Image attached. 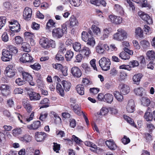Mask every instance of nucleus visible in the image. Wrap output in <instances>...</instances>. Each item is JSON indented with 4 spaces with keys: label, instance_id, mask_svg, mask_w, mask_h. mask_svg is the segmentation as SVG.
Wrapping results in <instances>:
<instances>
[{
    "label": "nucleus",
    "instance_id": "obj_1",
    "mask_svg": "<svg viewBox=\"0 0 155 155\" xmlns=\"http://www.w3.org/2000/svg\"><path fill=\"white\" fill-rule=\"evenodd\" d=\"M127 38V34L125 31L122 28L117 30V32L113 35L114 40L118 41H122L126 39Z\"/></svg>",
    "mask_w": 155,
    "mask_h": 155
},
{
    "label": "nucleus",
    "instance_id": "obj_2",
    "mask_svg": "<svg viewBox=\"0 0 155 155\" xmlns=\"http://www.w3.org/2000/svg\"><path fill=\"white\" fill-rule=\"evenodd\" d=\"M99 63L102 70L107 71L110 69V61L108 58L103 57L99 60Z\"/></svg>",
    "mask_w": 155,
    "mask_h": 155
},
{
    "label": "nucleus",
    "instance_id": "obj_3",
    "mask_svg": "<svg viewBox=\"0 0 155 155\" xmlns=\"http://www.w3.org/2000/svg\"><path fill=\"white\" fill-rule=\"evenodd\" d=\"M11 26H9L10 30L14 32H18L20 31V26L18 22L14 20L9 21Z\"/></svg>",
    "mask_w": 155,
    "mask_h": 155
},
{
    "label": "nucleus",
    "instance_id": "obj_4",
    "mask_svg": "<svg viewBox=\"0 0 155 155\" xmlns=\"http://www.w3.org/2000/svg\"><path fill=\"white\" fill-rule=\"evenodd\" d=\"M138 16L144 21H146L148 24L153 23L152 19L147 14L142 11H139L138 12Z\"/></svg>",
    "mask_w": 155,
    "mask_h": 155
},
{
    "label": "nucleus",
    "instance_id": "obj_5",
    "mask_svg": "<svg viewBox=\"0 0 155 155\" xmlns=\"http://www.w3.org/2000/svg\"><path fill=\"white\" fill-rule=\"evenodd\" d=\"M2 56L1 57V59L3 61H9L12 58V54L10 53L7 49V50L3 49L2 52Z\"/></svg>",
    "mask_w": 155,
    "mask_h": 155
},
{
    "label": "nucleus",
    "instance_id": "obj_6",
    "mask_svg": "<svg viewBox=\"0 0 155 155\" xmlns=\"http://www.w3.org/2000/svg\"><path fill=\"white\" fill-rule=\"evenodd\" d=\"M71 73L73 77L77 78H80L82 74L81 69L76 66H74L71 68Z\"/></svg>",
    "mask_w": 155,
    "mask_h": 155
},
{
    "label": "nucleus",
    "instance_id": "obj_7",
    "mask_svg": "<svg viewBox=\"0 0 155 155\" xmlns=\"http://www.w3.org/2000/svg\"><path fill=\"white\" fill-rule=\"evenodd\" d=\"M120 93L123 95L128 94L130 91V88L127 85L121 83L118 87Z\"/></svg>",
    "mask_w": 155,
    "mask_h": 155
},
{
    "label": "nucleus",
    "instance_id": "obj_8",
    "mask_svg": "<svg viewBox=\"0 0 155 155\" xmlns=\"http://www.w3.org/2000/svg\"><path fill=\"white\" fill-rule=\"evenodd\" d=\"M22 75L24 80L28 81L29 84L31 86L35 85V83L32 81V77L30 74L28 72L23 71L22 72Z\"/></svg>",
    "mask_w": 155,
    "mask_h": 155
},
{
    "label": "nucleus",
    "instance_id": "obj_9",
    "mask_svg": "<svg viewBox=\"0 0 155 155\" xmlns=\"http://www.w3.org/2000/svg\"><path fill=\"white\" fill-rule=\"evenodd\" d=\"M21 61L23 63L31 62L33 61L32 57L27 53L23 54L22 57L20 58Z\"/></svg>",
    "mask_w": 155,
    "mask_h": 155
},
{
    "label": "nucleus",
    "instance_id": "obj_10",
    "mask_svg": "<svg viewBox=\"0 0 155 155\" xmlns=\"http://www.w3.org/2000/svg\"><path fill=\"white\" fill-rule=\"evenodd\" d=\"M46 137V134L43 132H37L35 134V139L38 142L43 141Z\"/></svg>",
    "mask_w": 155,
    "mask_h": 155
},
{
    "label": "nucleus",
    "instance_id": "obj_11",
    "mask_svg": "<svg viewBox=\"0 0 155 155\" xmlns=\"http://www.w3.org/2000/svg\"><path fill=\"white\" fill-rule=\"evenodd\" d=\"M32 11L31 8L26 7L25 9L23 14L24 18L27 21L30 19L32 14Z\"/></svg>",
    "mask_w": 155,
    "mask_h": 155
},
{
    "label": "nucleus",
    "instance_id": "obj_12",
    "mask_svg": "<svg viewBox=\"0 0 155 155\" xmlns=\"http://www.w3.org/2000/svg\"><path fill=\"white\" fill-rule=\"evenodd\" d=\"M9 86L7 84H2L0 86V90L3 96H7L10 93Z\"/></svg>",
    "mask_w": 155,
    "mask_h": 155
},
{
    "label": "nucleus",
    "instance_id": "obj_13",
    "mask_svg": "<svg viewBox=\"0 0 155 155\" xmlns=\"http://www.w3.org/2000/svg\"><path fill=\"white\" fill-rule=\"evenodd\" d=\"M53 37L58 38H61L63 35L62 30L60 28H57L53 29L52 31Z\"/></svg>",
    "mask_w": 155,
    "mask_h": 155
},
{
    "label": "nucleus",
    "instance_id": "obj_14",
    "mask_svg": "<svg viewBox=\"0 0 155 155\" xmlns=\"http://www.w3.org/2000/svg\"><path fill=\"white\" fill-rule=\"evenodd\" d=\"M134 101L130 100L128 101L126 106L127 111L128 113L133 112L134 110Z\"/></svg>",
    "mask_w": 155,
    "mask_h": 155
},
{
    "label": "nucleus",
    "instance_id": "obj_15",
    "mask_svg": "<svg viewBox=\"0 0 155 155\" xmlns=\"http://www.w3.org/2000/svg\"><path fill=\"white\" fill-rule=\"evenodd\" d=\"M5 72L6 75L9 78L13 77L15 74V71L12 69V66L11 65L9 66L6 68Z\"/></svg>",
    "mask_w": 155,
    "mask_h": 155
},
{
    "label": "nucleus",
    "instance_id": "obj_16",
    "mask_svg": "<svg viewBox=\"0 0 155 155\" xmlns=\"http://www.w3.org/2000/svg\"><path fill=\"white\" fill-rule=\"evenodd\" d=\"M30 99L31 101H37L39 100L40 98L39 94L35 92L29 91L28 93Z\"/></svg>",
    "mask_w": 155,
    "mask_h": 155
},
{
    "label": "nucleus",
    "instance_id": "obj_17",
    "mask_svg": "<svg viewBox=\"0 0 155 155\" xmlns=\"http://www.w3.org/2000/svg\"><path fill=\"white\" fill-rule=\"evenodd\" d=\"M22 105L28 112L31 111L32 107L30 104L29 102L27 99H24L22 101Z\"/></svg>",
    "mask_w": 155,
    "mask_h": 155
},
{
    "label": "nucleus",
    "instance_id": "obj_18",
    "mask_svg": "<svg viewBox=\"0 0 155 155\" xmlns=\"http://www.w3.org/2000/svg\"><path fill=\"white\" fill-rule=\"evenodd\" d=\"M39 43L43 48H49L48 40L46 38H41L40 40Z\"/></svg>",
    "mask_w": 155,
    "mask_h": 155
},
{
    "label": "nucleus",
    "instance_id": "obj_19",
    "mask_svg": "<svg viewBox=\"0 0 155 155\" xmlns=\"http://www.w3.org/2000/svg\"><path fill=\"white\" fill-rule=\"evenodd\" d=\"M71 107L77 114L78 115H81L82 112L81 111V107L78 104H75L74 105L73 104H71Z\"/></svg>",
    "mask_w": 155,
    "mask_h": 155
},
{
    "label": "nucleus",
    "instance_id": "obj_20",
    "mask_svg": "<svg viewBox=\"0 0 155 155\" xmlns=\"http://www.w3.org/2000/svg\"><path fill=\"white\" fill-rule=\"evenodd\" d=\"M91 53L90 49L88 47L86 46L82 47L80 52L81 54L84 55L87 57H88Z\"/></svg>",
    "mask_w": 155,
    "mask_h": 155
},
{
    "label": "nucleus",
    "instance_id": "obj_21",
    "mask_svg": "<svg viewBox=\"0 0 155 155\" xmlns=\"http://www.w3.org/2000/svg\"><path fill=\"white\" fill-rule=\"evenodd\" d=\"M105 143L108 147L111 150H114L117 148L116 144L112 140H107Z\"/></svg>",
    "mask_w": 155,
    "mask_h": 155
},
{
    "label": "nucleus",
    "instance_id": "obj_22",
    "mask_svg": "<svg viewBox=\"0 0 155 155\" xmlns=\"http://www.w3.org/2000/svg\"><path fill=\"white\" fill-rule=\"evenodd\" d=\"M69 25L70 26L73 27L78 25V22L77 18L74 16L72 15L70 18Z\"/></svg>",
    "mask_w": 155,
    "mask_h": 155
},
{
    "label": "nucleus",
    "instance_id": "obj_23",
    "mask_svg": "<svg viewBox=\"0 0 155 155\" xmlns=\"http://www.w3.org/2000/svg\"><path fill=\"white\" fill-rule=\"evenodd\" d=\"M41 126V122L39 121H35L31 124L28 126V127L30 130H36L38 128Z\"/></svg>",
    "mask_w": 155,
    "mask_h": 155
},
{
    "label": "nucleus",
    "instance_id": "obj_24",
    "mask_svg": "<svg viewBox=\"0 0 155 155\" xmlns=\"http://www.w3.org/2000/svg\"><path fill=\"white\" fill-rule=\"evenodd\" d=\"M148 108L149 111L145 113L144 118L147 121H151L153 118V116L150 112L151 110L149 109V107H148Z\"/></svg>",
    "mask_w": 155,
    "mask_h": 155
},
{
    "label": "nucleus",
    "instance_id": "obj_25",
    "mask_svg": "<svg viewBox=\"0 0 155 155\" xmlns=\"http://www.w3.org/2000/svg\"><path fill=\"white\" fill-rule=\"evenodd\" d=\"M76 90L77 92L81 95H83L84 94V88L81 84H78L76 86Z\"/></svg>",
    "mask_w": 155,
    "mask_h": 155
},
{
    "label": "nucleus",
    "instance_id": "obj_26",
    "mask_svg": "<svg viewBox=\"0 0 155 155\" xmlns=\"http://www.w3.org/2000/svg\"><path fill=\"white\" fill-rule=\"evenodd\" d=\"M114 99L113 95L107 93L105 94L104 102L109 104H111Z\"/></svg>",
    "mask_w": 155,
    "mask_h": 155
},
{
    "label": "nucleus",
    "instance_id": "obj_27",
    "mask_svg": "<svg viewBox=\"0 0 155 155\" xmlns=\"http://www.w3.org/2000/svg\"><path fill=\"white\" fill-rule=\"evenodd\" d=\"M32 137L31 136L28 134H25L23 137L20 138V140L21 141L25 143L30 142L32 140Z\"/></svg>",
    "mask_w": 155,
    "mask_h": 155
},
{
    "label": "nucleus",
    "instance_id": "obj_28",
    "mask_svg": "<svg viewBox=\"0 0 155 155\" xmlns=\"http://www.w3.org/2000/svg\"><path fill=\"white\" fill-rule=\"evenodd\" d=\"M111 32V31L109 28H105L104 29L103 31V35L100 37L101 39L104 40L107 38Z\"/></svg>",
    "mask_w": 155,
    "mask_h": 155
},
{
    "label": "nucleus",
    "instance_id": "obj_29",
    "mask_svg": "<svg viewBox=\"0 0 155 155\" xmlns=\"http://www.w3.org/2000/svg\"><path fill=\"white\" fill-rule=\"evenodd\" d=\"M142 77V74H138L134 75L133 77V81L134 83L137 85L139 84Z\"/></svg>",
    "mask_w": 155,
    "mask_h": 155
},
{
    "label": "nucleus",
    "instance_id": "obj_30",
    "mask_svg": "<svg viewBox=\"0 0 155 155\" xmlns=\"http://www.w3.org/2000/svg\"><path fill=\"white\" fill-rule=\"evenodd\" d=\"M7 48L8 50L10 53L12 54V56L15 54L18 51L17 48L13 45H8L7 47Z\"/></svg>",
    "mask_w": 155,
    "mask_h": 155
},
{
    "label": "nucleus",
    "instance_id": "obj_31",
    "mask_svg": "<svg viewBox=\"0 0 155 155\" xmlns=\"http://www.w3.org/2000/svg\"><path fill=\"white\" fill-rule=\"evenodd\" d=\"M134 92L136 95L142 96L145 93V90L142 87H138L134 89Z\"/></svg>",
    "mask_w": 155,
    "mask_h": 155
},
{
    "label": "nucleus",
    "instance_id": "obj_32",
    "mask_svg": "<svg viewBox=\"0 0 155 155\" xmlns=\"http://www.w3.org/2000/svg\"><path fill=\"white\" fill-rule=\"evenodd\" d=\"M62 84L65 91H68L70 90L71 87V84L70 82L66 81H63L62 82Z\"/></svg>",
    "mask_w": 155,
    "mask_h": 155
},
{
    "label": "nucleus",
    "instance_id": "obj_33",
    "mask_svg": "<svg viewBox=\"0 0 155 155\" xmlns=\"http://www.w3.org/2000/svg\"><path fill=\"white\" fill-rule=\"evenodd\" d=\"M141 104L147 107L150 104L149 99L146 97H143L141 99Z\"/></svg>",
    "mask_w": 155,
    "mask_h": 155
},
{
    "label": "nucleus",
    "instance_id": "obj_34",
    "mask_svg": "<svg viewBox=\"0 0 155 155\" xmlns=\"http://www.w3.org/2000/svg\"><path fill=\"white\" fill-rule=\"evenodd\" d=\"M50 116L51 117H54L55 118L54 121L55 122L57 120L58 122H60L61 121V119L58 115V114L55 112L51 111L49 114Z\"/></svg>",
    "mask_w": 155,
    "mask_h": 155
},
{
    "label": "nucleus",
    "instance_id": "obj_35",
    "mask_svg": "<svg viewBox=\"0 0 155 155\" xmlns=\"http://www.w3.org/2000/svg\"><path fill=\"white\" fill-rule=\"evenodd\" d=\"M146 55L149 59L153 60L155 59V53L152 51H148L146 53Z\"/></svg>",
    "mask_w": 155,
    "mask_h": 155
},
{
    "label": "nucleus",
    "instance_id": "obj_36",
    "mask_svg": "<svg viewBox=\"0 0 155 155\" xmlns=\"http://www.w3.org/2000/svg\"><path fill=\"white\" fill-rule=\"evenodd\" d=\"M65 56L67 61H70L74 56V53L71 50L68 51H67Z\"/></svg>",
    "mask_w": 155,
    "mask_h": 155
},
{
    "label": "nucleus",
    "instance_id": "obj_37",
    "mask_svg": "<svg viewBox=\"0 0 155 155\" xmlns=\"http://www.w3.org/2000/svg\"><path fill=\"white\" fill-rule=\"evenodd\" d=\"M81 44L78 42H76L73 44V47L75 51L77 52H80L81 50Z\"/></svg>",
    "mask_w": 155,
    "mask_h": 155
},
{
    "label": "nucleus",
    "instance_id": "obj_38",
    "mask_svg": "<svg viewBox=\"0 0 155 155\" xmlns=\"http://www.w3.org/2000/svg\"><path fill=\"white\" fill-rule=\"evenodd\" d=\"M91 29L93 32L97 35H99L101 34L100 28L94 25H92Z\"/></svg>",
    "mask_w": 155,
    "mask_h": 155
},
{
    "label": "nucleus",
    "instance_id": "obj_39",
    "mask_svg": "<svg viewBox=\"0 0 155 155\" xmlns=\"http://www.w3.org/2000/svg\"><path fill=\"white\" fill-rule=\"evenodd\" d=\"M85 42H87V45L92 47H93L95 44L94 39L92 37H90Z\"/></svg>",
    "mask_w": 155,
    "mask_h": 155
},
{
    "label": "nucleus",
    "instance_id": "obj_40",
    "mask_svg": "<svg viewBox=\"0 0 155 155\" xmlns=\"http://www.w3.org/2000/svg\"><path fill=\"white\" fill-rule=\"evenodd\" d=\"M55 23L54 21L53 20L50 19L47 22L46 24V29H49L51 28L55 27Z\"/></svg>",
    "mask_w": 155,
    "mask_h": 155
},
{
    "label": "nucleus",
    "instance_id": "obj_41",
    "mask_svg": "<svg viewBox=\"0 0 155 155\" xmlns=\"http://www.w3.org/2000/svg\"><path fill=\"white\" fill-rule=\"evenodd\" d=\"M119 57L122 59L127 60L129 59L130 58V56L127 53L124 51L121 52L119 55Z\"/></svg>",
    "mask_w": 155,
    "mask_h": 155
},
{
    "label": "nucleus",
    "instance_id": "obj_42",
    "mask_svg": "<svg viewBox=\"0 0 155 155\" xmlns=\"http://www.w3.org/2000/svg\"><path fill=\"white\" fill-rule=\"evenodd\" d=\"M12 134L15 137L22 134V130L21 128H16L12 130Z\"/></svg>",
    "mask_w": 155,
    "mask_h": 155
},
{
    "label": "nucleus",
    "instance_id": "obj_43",
    "mask_svg": "<svg viewBox=\"0 0 155 155\" xmlns=\"http://www.w3.org/2000/svg\"><path fill=\"white\" fill-rule=\"evenodd\" d=\"M114 95L117 99L119 101H122L123 97V96L119 92L115 91L114 93Z\"/></svg>",
    "mask_w": 155,
    "mask_h": 155
},
{
    "label": "nucleus",
    "instance_id": "obj_44",
    "mask_svg": "<svg viewBox=\"0 0 155 155\" xmlns=\"http://www.w3.org/2000/svg\"><path fill=\"white\" fill-rule=\"evenodd\" d=\"M56 89L57 92L62 96L64 95V90L61 85L59 84H58L56 85Z\"/></svg>",
    "mask_w": 155,
    "mask_h": 155
},
{
    "label": "nucleus",
    "instance_id": "obj_45",
    "mask_svg": "<svg viewBox=\"0 0 155 155\" xmlns=\"http://www.w3.org/2000/svg\"><path fill=\"white\" fill-rule=\"evenodd\" d=\"M21 48L25 52H29L30 51L29 44L26 42H24L22 43Z\"/></svg>",
    "mask_w": 155,
    "mask_h": 155
},
{
    "label": "nucleus",
    "instance_id": "obj_46",
    "mask_svg": "<svg viewBox=\"0 0 155 155\" xmlns=\"http://www.w3.org/2000/svg\"><path fill=\"white\" fill-rule=\"evenodd\" d=\"M49 102V100L47 98H45L41 100L40 102V104H43L41 108L47 107L49 106L48 103Z\"/></svg>",
    "mask_w": 155,
    "mask_h": 155
},
{
    "label": "nucleus",
    "instance_id": "obj_47",
    "mask_svg": "<svg viewBox=\"0 0 155 155\" xmlns=\"http://www.w3.org/2000/svg\"><path fill=\"white\" fill-rule=\"evenodd\" d=\"M124 119L127 120L128 123H129L134 127H136V126L134 124V120L132 119L129 117L125 115L124 116Z\"/></svg>",
    "mask_w": 155,
    "mask_h": 155
},
{
    "label": "nucleus",
    "instance_id": "obj_48",
    "mask_svg": "<svg viewBox=\"0 0 155 155\" xmlns=\"http://www.w3.org/2000/svg\"><path fill=\"white\" fill-rule=\"evenodd\" d=\"M140 45L143 49H145L149 47L150 43L148 41L143 40L140 42Z\"/></svg>",
    "mask_w": 155,
    "mask_h": 155
},
{
    "label": "nucleus",
    "instance_id": "obj_49",
    "mask_svg": "<svg viewBox=\"0 0 155 155\" xmlns=\"http://www.w3.org/2000/svg\"><path fill=\"white\" fill-rule=\"evenodd\" d=\"M114 9L117 11L119 12L121 15L124 14V11L122 7L118 4H116L115 5Z\"/></svg>",
    "mask_w": 155,
    "mask_h": 155
},
{
    "label": "nucleus",
    "instance_id": "obj_50",
    "mask_svg": "<svg viewBox=\"0 0 155 155\" xmlns=\"http://www.w3.org/2000/svg\"><path fill=\"white\" fill-rule=\"evenodd\" d=\"M70 4L74 6H79L81 3L80 0H69Z\"/></svg>",
    "mask_w": 155,
    "mask_h": 155
},
{
    "label": "nucleus",
    "instance_id": "obj_51",
    "mask_svg": "<svg viewBox=\"0 0 155 155\" xmlns=\"http://www.w3.org/2000/svg\"><path fill=\"white\" fill-rule=\"evenodd\" d=\"M135 33L139 37L141 38L143 37V32L141 29L138 27L135 30Z\"/></svg>",
    "mask_w": 155,
    "mask_h": 155
},
{
    "label": "nucleus",
    "instance_id": "obj_52",
    "mask_svg": "<svg viewBox=\"0 0 155 155\" xmlns=\"http://www.w3.org/2000/svg\"><path fill=\"white\" fill-rule=\"evenodd\" d=\"M96 49L97 52L100 54H102L104 51L102 45L101 44H98L96 47Z\"/></svg>",
    "mask_w": 155,
    "mask_h": 155
},
{
    "label": "nucleus",
    "instance_id": "obj_53",
    "mask_svg": "<svg viewBox=\"0 0 155 155\" xmlns=\"http://www.w3.org/2000/svg\"><path fill=\"white\" fill-rule=\"evenodd\" d=\"M82 39L83 41H86L90 38V36L86 32L83 31L81 33Z\"/></svg>",
    "mask_w": 155,
    "mask_h": 155
},
{
    "label": "nucleus",
    "instance_id": "obj_54",
    "mask_svg": "<svg viewBox=\"0 0 155 155\" xmlns=\"http://www.w3.org/2000/svg\"><path fill=\"white\" fill-rule=\"evenodd\" d=\"M24 35L25 38L28 39L35 37L33 33L29 32H25L24 34Z\"/></svg>",
    "mask_w": 155,
    "mask_h": 155
},
{
    "label": "nucleus",
    "instance_id": "obj_55",
    "mask_svg": "<svg viewBox=\"0 0 155 155\" xmlns=\"http://www.w3.org/2000/svg\"><path fill=\"white\" fill-rule=\"evenodd\" d=\"M68 23V22H66L61 25L62 29H61L62 30V32L63 33V35L66 34L67 32V25Z\"/></svg>",
    "mask_w": 155,
    "mask_h": 155
},
{
    "label": "nucleus",
    "instance_id": "obj_56",
    "mask_svg": "<svg viewBox=\"0 0 155 155\" xmlns=\"http://www.w3.org/2000/svg\"><path fill=\"white\" fill-rule=\"evenodd\" d=\"M48 115V113L47 112L45 111L43 112L40 114L39 119L41 120H44L47 118Z\"/></svg>",
    "mask_w": 155,
    "mask_h": 155
},
{
    "label": "nucleus",
    "instance_id": "obj_57",
    "mask_svg": "<svg viewBox=\"0 0 155 155\" xmlns=\"http://www.w3.org/2000/svg\"><path fill=\"white\" fill-rule=\"evenodd\" d=\"M127 76V74L125 72L123 71H121L120 73L119 78L121 80H124L126 78Z\"/></svg>",
    "mask_w": 155,
    "mask_h": 155
},
{
    "label": "nucleus",
    "instance_id": "obj_58",
    "mask_svg": "<svg viewBox=\"0 0 155 155\" xmlns=\"http://www.w3.org/2000/svg\"><path fill=\"white\" fill-rule=\"evenodd\" d=\"M52 66L57 71H60L63 67L61 64L58 63L53 64Z\"/></svg>",
    "mask_w": 155,
    "mask_h": 155
},
{
    "label": "nucleus",
    "instance_id": "obj_59",
    "mask_svg": "<svg viewBox=\"0 0 155 155\" xmlns=\"http://www.w3.org/2000/svg\"><path fill=\"white\" fill-rule=\"evenodd\" d=\"M6 21V19L5 17H0V30L4 26Z\"/></svg>",
    "mask_w": 155,
    "mask_h": 155
},
{
    "label": "nucleus",
    "instance_id": "obj_60",
    "mask_svg": "<svg viewBox=\"0 0 155 155\" xmlns=\"http://www.w3.org/2000/svg\"><path fill=\"white\" fill-rule=\"evenodd\" d=\"M129 64L130 65L132 68H134L138 66L139 63L138 61L136 60H133L129 63Z\"/></svg>",
    "mask_w": 155,
    "mask_h": 155
},
{
    "label": "nucleus",
    "instance_id": "obj_61",
    "mask_svg": "<svg viewBox=\"0 0 155 155\" xmlns=\"http://www.w3.org/2000/svg\"><path fill=\"white\" fill-rule=\"evenodd\" d=\"M15 82L16 84L20 86L24 84L25 83V81L22 80L21 78H19L17 79Z\"/></svg>",
    "mask_w": 155,
    "mask_h": 155
},
{
    "label": "nucleus",
    "instance_id": "obj_62",
    "mask_svg": "<svg viewBox=\"0 0 155 155\" xmlns=\"http://www.w3.org/2000/svg\"><path fill=\"white\" fill-rule=\"evenodd\" d=\"M64 54L58 52L56 56V59L58 61H62L64 59Z\"/></svg>",
    "mask_w": 155,
    "mask_h": 155
},
{
    "label": "nucleus",
    "instance_id": "obj_63",
    "mask_svg": "<svg viewBox=\"0 0 155 155\" xmlns=\"http://www.w3.org/2000/svg\"><path fill=\"white\" fill-rule=\"evenodd\" d=\"M30 66L33 69L37 70L40 69L41 68V66L37 63H35L33 65H31Z\"/></svg>",
    "mask_w": 155,
    "mask_h": 155
},
{
    "label": "nucleus",
    "instance_id": "obj_64",
    "mask_svg": "<svg viewBox=\"0 0 155 155\" xmlns=\"http://www.w3.org/2000/svg\"><path fill=\"white\" fill-rule=\"evenodd\" d=\"M122 142L124 144H126L130 143V139L126 136H124V137L122 139Z\"/></svg>",
    "mask_w": 155,
    "mask_h": 155
}]
</instances>
